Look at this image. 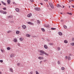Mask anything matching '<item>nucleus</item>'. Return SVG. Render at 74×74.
I'll return each instance as SVG.
<instances>
[{
    "label": "nucleus",
    "instance_id": "ea45409f",
    "mask_svg": "<svg viewBox=\"0 0 74 74\" xmlns=\"http://www.w3.org/2000/svg\"><path fill=\"white\" fill-rule=\"evenodd\" d=\"M11 31H8V33H9L11 32Z\"/></svg>",
    "mask_w": 74,
    "mask_h": 74
},
{
    "label": "nucleus",
    "instance_id": "4d7b16f0",
    "mask_svg": "<svg viewBox=\"0 0 74 74\" xmlns=\"http://www.w3.org/2000/svg\"><path fill=\"white\" fill-rule=\"evenodd\" d=\"M12 23H14V22L12 21H11Z\"/></svg>",
    "mask_w": 74,
    "mask_h": 74
},
{
    "label": "nucleus",
    "instance_id": "6e6d98bb",
    "mask_svg": "<svg viewBox=\"0 0 74 74\" xmlns=\"http://www.w3.org/2000/svg\"><path fill=\"white\" fill-rule=\"evenodd\" d=\"M15 2H13L14 4H15Z\"/></svg>",
    "mask_w": 74,
    "mask_h": 74
},
{
    "label": "nucleus",
    "instance_id": "c756f323",
    "mask_svg": "<svg viewBox=\"0 0 74 74\" xmlns=\"http://www.w3.org/2000/svg\"><path fill=\"white\" fill-rule=\"evenodd\" d=\"M64 43H67L68 42L67 40H64Z\"/></svg>",
    "mask_w": 74,
    "mask_h": 74
},
{
    "label": "nucleus",
    "instance_id": "4468645a",
    "mask_svg": "<svg viewBox=\"0 0 74 74\" xmlns=\"http://www.w3.org/2000/svg\"><path fill=\"white\" fill-rule=\"evenodd\" d=\"M1 2L2 4H3V5H6V4H5V3L3 1H1Z\"/></svg>",
    "mask_w": 74,
    "mask_h": 74
},
{
    "label": "nucleus",
    "instance_id": "473e14b6",
    "mask_svg": "<svg viewBox=\"0 0 74 74\" xmlns=\"http://www.w3.org/2000/svg\"><path fill=\"white\" fill-rule=\"evenodd\" d=\"M0 12L2 14H3V11L2 10H0Z\"/></svg>",
    "mask_w": 74,
    "mask_h": 74
},
{
    "label": "nucleus",
    "instance_id": "2eb2a0df",
    "mask_svg": "<svg viewBox=\"0 0 74 74\" xmlns=\"http://www.w3.org/2000/svg\"><path fill=\"white\" fill-rule=\"evenodd\" d=\"M58 34L60 36H62V33L60 32H58Z\"/></svg>",
    "mask_w": 74,
    "mask_h": 74
},
{
    "label": "nucleus",
    "instance_id": "5701e85b",
    "mask_svg": "<svg viewBox=\"0 0 74 74\" xmlns=\"http://www.w3.org/2000/svg\"><path fill=\"white\" fill-rule=\"evenodd\" d=\"M71 45L72 46H74V43H71Z\"/></svg>",
    "mask_w": 74,
    "mask_h": 74
},
{
    "label": "nucleus",
    "instance_id": "ddd939ff",
    "mask_svg": "<svg viewBox=\"0 0 74 74\" xmlns=\"http://www.w3.org/2000/svg\"><path fill=\"white\" fill-rule=\"evenodd\" d=\"M10 71H11V72H12V73H13V69H12L10 68Z\"/></svg>",
    "mask_w": 74,
    "mask_h": 74
},
{
    "label": "nucleus",
    "instance_id": "a211bd4d",
    "mask_svg": "<svg viewBox=\"0 0 74 74\" xmlns=\"http://www.w3.org/2000/svg\"><path fill=\"white\" fill-rule=\"evenodd\" d=\"M15 10L17 11V12H19V9L16 8L15 9Z\"/></svg>",
    "mask_w": 74,
    "mask_h": 74
},
{
    "label": "nucleus",
    "instance_id": "6e6552de",
    "mask_svg": "<svg viewBox=\"0 0 74 74\" xmlns=\"http://www.w3.org/2000/svg\"><path fill=\"white\" fill-rule=\"evenodd\" d=\"M8 4H10V3H11V0H8L7 1Z\"/></svg>",
    "mask_w": 74,
    "mask_h": 74
},
{
    "label": "nucleus",
    "instance_id": "2f4dec72",
    "mask_svg": "<svg viewBox=\"0 0 74 74\" xmlns=\"http://www.w3.org/2000/svg\"><path fill=\"white\" fill-rule=\"evenodd\" d=\"M64 27L65 29H66V28H67V26H66V25H64Z\"/></svg>",
    "mask_w": 74,
    "mask_h": 74
},
{
    "label": "nucleus",
    "instance_id": "a18cd8bd",
    "mask_svg": "<svg viewBox=\"0 0 74 74\" xmlns=\"http://www.w3.org/2000/svg\"><path fill=\"white\" fill-rule=\"evenodd\" d=\"M46 61H47V60H44V62H46Z\"/></svg>",
    "mask_w": 74,
    "mask_h": 74
},
{
    "label": "nucleus",
    "instance_id": "603ef678",
    "mask_svg": "<svg viewBox=\"0 0 74 74\" xmlns=\"http://www.w3.org/2000/svg\"><path fill=\"white\" fill-rule=\"evenodd\" d=\"M61 22H63V20H61Z\"/></svg>",
    "mask_w": 74,
    "mask_h": 74
},
{
    "label": "nucleus",
    "instance_id": "7c9ffc66",
    "mask_svg": "<svg viewBox=\"0 0 74 74\" xmlns=\"http://www.w3.org/2000/svg\"><path fill=\"white\" fill-rule=\"evenodd\" d=\"M36 74H39V73H38V72L37 71H36Z\"/></svg>",
    "mask_w": 74,
    "mask_h": 74
},
{
    "label": "nucleus",
    "instance_id": "bb28decb",
    "mask_svg": "<svg viewBox=\"0 0 74 74\" xmlns=\"http://www.w3.org/2000/svg\"><path fill=\"white\" fill-rule=\"evenodd\" d=\"M7 50H10V49H11V48H10V47H8L7 48Z\"/></svg>",
    "mask_w": 74,
    "mask_h": 74
},
{
    "label": "nucleus",
    "instance_id": "1a4fd4ad",
    "mask_svg": "<svg viewBox=\"0 0 74 74\" xmlns=\"http://www.w3.org/2000/svg\"><path fill=\"white\" fill-rule=\"evenodd\" d=\"M57 7H58V8H59L60 7H62V6H61L59 4H58L57 5Z\"/></svg>",
    "mask_w": 74,
    "mask_h": 74
},
{
    "label": "nucleus",
    "instance_id": "dca6fc26",
    "mask_svg": "<svg viewBox=\"0 0 74 74\" xmlns=\"http://www.w3.org/2000/svg\"><path fill=\"white\" fill-rule=\"evenodd\" d=\"M44 47L46 49H47L48 48V47L46 45H44Z\"/></svg>",
    "mask_w": 74,
    "mask_h": 74
},
{
    "label": "nucleus",
    "instance_id": "6ab92c4d",
    "mask_svg": "<svg viewBox=\"0 0 74 74\" xmlns=\"http://www.w3.org/2000/svg\"><path fill=\"white\" fill-rule=\"evenodd\" d=\"M2 14H7V12L5 11H3Z\"/></svg>",
    "mask_w": 74,
    "mask_h": 74
},
{
    "label": "nucleus",
    "instance_id": "de8ad7c7",
    "mask_svg": "<svg viewBox=\"0 0 74 74\" xmlns=\"http://www.w3.org/2000/svg\"><path fill=\"white\" fill-rule=\"evenodd\" d=\"M44 1H45L47 2L48 1V0H44Z\"/></svg>",
    "mask_w": 74,
    "mask_h": 74
},
{
    "label": "nucleus",
    "instance_id": "f257e3e1",
    "mask_svg": "<svg viewBox=\"0 0 74 74\" xmlns=\"http://www.w3.org/2000/svg\"><path fill=\"white\" fill-rule=\"evenodd\" d=\"M40 52L41 53H43V54H45L46 56H48V54H47L46 53H45L43 51L41 50L40 51Z\"/></svg>",
    "mask_w": 74,
    "mask_h": 74
},
{
    "label": "nucleus",
    "instance_id": "393cba45",
    "mask_svg": "<svg viewBox=\"0 0 74 74\" xmlns=\"http://www.w3.org/2000/svg\"><path fill=\"white\" fill-rule=\"evenodd\" d=\"M67 14H69V15H72V13H71L67 12Z\"/></svg>",
    "mask_w": 74,
    "mask_h": 74
},
{
    "label": "nucleus",
    "instance_id": "13d9d810",
    "mask_svg": "<svg viewBox=\"0 0 74 74\" xmlns=\"http://www.w3.org/2000/svg\"><path fill=\"white\" fill-rule=\"evenodd\" d=\"M40 55H42V54H41V53H40Z\"/></svg>",
    "mask_w": 74,
    "mask_h": 74
},
{
    "label": "nucleus",
    "instance_id": "412c9836",
    "mask_svg": "<svg viewBox=\"0 0 74 74\" xmlns=\"http://www.w3.org/2000/svg\"><path fill=\"white\" fill-rule=\"evenodd\" d=\"M16 33L17 34H18L19 33V31H17L16 32Z\"/></svg>",
    "mask_w": 74,
    "mask_h": 74
},
{
    "label": "nucleus",
    "instance_id": "052dcab7",
    "mask_svg": "<svg viewBox=\"0 0 74 74\" xmlns=\"http://www.w3.org/2000/svg\"><path fill=\"white\" fill-rule=\"evenodd\" d=\"M69 8H70V6H69Z\"/></svg>",
    "mask_w": 74,
    "mask_h": 74
},
{
    "label": "nucleus",
    "instance_id": "e433bc0d",
    "mask_svg": "<svg viewBox=\"0 0 74 74\" xmlns=\"http://www.w3.org/2000/svg\"><path fill=\"white\" fill-rule=\"evenodd\" d=\"M19 39L20 41H22V40H23V39H22L21 38H20Z\"/></svg>",
    "mask_w": 74,
    "mask_h": 74
},
{
    "label": "nucleus",
    "instance_id": "5fc2aeb1",
    "mask_svg": "<svg viewBox=\"0 0 74 74\" xmlns=\"http://www.w3.org/2000/svg\"><path fill=\"white\" fill-rule=\"evenodd\" d=\"M62 8H64V6H63Z\"/></svg>",
    "mask_w": 74,
    "mask_h": 74
},
{
    "label": "nucleus",
    "instance_id": "7ed1b4c3",
    "mask_svg": "<svg viewBox=\"0 0 74 74\" xmlns=\"http://www.w3.org/2000/svg\"><path fill=\"white\" fill-rule=\"evenodd\" d=\"M34 10L36 11H40V8H34Z\"/></svg>",
    "mask_w": 74,
    "mask_h": 74
},
{
    "label": "nucleus",
    "instance_id": "864d4df0",
    "mask_svg": "<svg viewBox=\"0 0 74 74\" xmlns=\"http://www.w3.org/2000/svg\"><path fill=\"white\" fill-rule=\"evenodd\" d=\"M71 1H74V0H70Z\"/></svg>",
    "mask_w": 74,
    "mask_h": 74
},
{
    "label": "nucleus",
    "instance_id": "4be33fe9",
    "mask_svg": "<svg viewBox=\"0 0 74 74\" xmlns=\"http://www.w3.org/2000/svg\"><path fill=\"white\" fill-rule=\"evenodd\" d=\"M45 27H49V25L48 24L47 25H46Z\"/></svg>",
    "mask_w": 74,
    "mask_h": 74
},
{
    "label": "nucleus",
    "instance_id": "c85d7f7f",
    "mask_svg": "<svg viewBox=\"0 0 74 74\" xmlns=\"http://www.w3.org/2000/svg\"><path fill=\"white\" fill-rule=\"evenodd\" d=\"M1 51L3 53L4 51H5V50H1Z\"/></svg>",
    "mask_w": 74,
    "mask_h": 74
},
{
    "label": "nucleus",
    "instance_id": "09e8293b",
    "mask_svg": "<svg viewBox=\"0 0 74 74\" xmlns=\"http://www.w3.org/2000/svg\"><path fill=\"white\" fill-rule=\"evenodd\" d=\"M40 64H41V63H42V61H40Z\"/></svg>",
    "mask_w": 74,
    "mask_h": 74
},
{
    "label": "nucleus",
    "instance_id": "f3484780",
    "mask_svg": "<svg viewBox=\"0 0 74 74\" xmlns=\"http://www.w3.org/2000/svg\"><path fill=\"white\" fill-rule=\"evenodd\" d=\"M26 36H27V37H30V35L29 34H26Z\"/></svg>",
    "mask_w": 74,
    "mask_h": 74
},
{
    "label": "nucleus",
    "instance_id": "f03ea898",
    "mask_svg": "<svg viewBox=\"0 0 74 74\" xmlns=\"http://www.w3.org/2000/svg\"><path fill=\"white\" fill-rule=\"evenodd\" d=\"M49 5L51 8H54V7H53V6L51 3H49Z\"/></svg>",
    "mask_w": 74,
    "mask_h": 74
},
{
    "label": "nucleus",
    "instance_id": "f704fd0d",
    "mask_svg": "<svg viewBox=\"0 0 74 74\" xmlns=\"http://www.w3.org/2000/svg\"><path fill=\"white\" fill-rule=\"evenodd\" d=\"M64 68L63 67H62L61 68V70H64Z\"/></svg>",
    "mask_w": 74,
    "mask_h": 74
},
{
    "label": "nucleus",
    "instance_id": "a19ab883",
    "mask_svg": "<svg viewBox=\"0 0 74 74\" xmlns=\"http://www.w3.org/2000/svg\"><path fill=\"white\" fill-rule=\"evenodd\" d=\"M58 64H60V62H59V61H58Z\"/></svg>",
    "mask_w": 74,
    "mask_h": 74
},
{
    "label": "nucleus",
    "instance_id": "39448f33",
    "mask_svg": "<svg viewBox=\"0 0 74 74\" xmlns=\"http://www.w3.org/2000/svg\"><path fill=\"white\" fill-rule=\"evenodd\" d=\"M13 17V16L12 15H10L7 17V18H11Z\"/></svg>",
    "mask_w": 74,
    "mask_h": 74
},
{
    "label": "nucleus",
    "instance_id": "0eeeda50",
    "mask_svg": "<svg viewBox=\"0 0 74 74\" xmlns=\"http://www.w3.org/2000/svg\"><path fill=\"white\" fill-rule=\"evenodd\" d=\"M13 41H14L15 42H17V39L16 38H15L13 40Z\"/></svg>",
    "mask_w": 74,
    "mask_h": 74
},
{
    "label": "nucleus",
    "instance_id": "680f3d73",
    "mask_svg": "<svg viewBox=\"0 0 74 74\" xmlns=\"http://www.w3.org/2000/svg\"><path fill=\"white\" fill-rule=\"evenodd\" d=\"M0 74H1V72H0Z\"/></svg>",
    "mask_w": 74,
    "mask_h": 74
},
{
    "label": "nucleus",
    "instance_id": "9b49d317",
    "mask_svg": "<svg viewBox=\"0 0 74 74\" xmlns=\"http://www.w3.org/2000/svg\"><path fill=\"white\" fill-rule=\"evenodd\" d=\"M15 55L14 54H12L10 55V58H14V57Z\"/></svg>",
    "mask_w": 74,
    "mask_h": 74
},
{
    "label": "nucleus",
    "instance_id": "3c124183",
    "mask_svg": "<svg viewBox=\"0 0 74 74\" xmlns=\"http://www.w3.org/2000/svg\"><path fill=\"white\" fill-rule=\"evenodd\" d=\"M72 7L73 8H74V5H72Z\"/></svg>",
    "mask_w": 74,
    "mask_h": 74
},
{
    "label": "nucleus",
    "instance_id": "423d86ee",
    "mask_svg": "<svg viewBox=\"0 0 74 74\" xmlns=\"http://www.w3.org/2000/svg\"><path fill=\"white\" fill-rule=\"evenodd\" d=\"M32 16V14L30 13L27 15V16L28 17H29V18H30V16Z\"/></svg>",
    "mask_w": 74,
    "mask_h": 74
},
{
    "label": "nucleus",
    "instance_id": "58836bf2",
    "mask_svg": "<svg viewBox=\"0 0 74 74\" xmlns=\"http://www.w3.org/2000/svg\"><path fill=\"white\" fill-rule=\"evenodd\" d=\"M17 65L18 66H19V65H20V63H18L17 64Z\"/></svg>",
    "mask_w": 74,
    "mask_h": 74
},
{
    "label": "nucleus",
    "instance_id": "f8f14e48",
    "mask_svg": "<svg viewBox=\"0 0 74 74\" xmlns=\"http://www.w3.org/2000/svg\"><path fill=\"white\" fill-rule=\"evenodd\" d=\"M22 27L23 29H26V26L25 25H23L22 26Z\"/></svg>",
    "mask_w": 74,
    "mask_h": 74
},
{
    "label": "nucleus",
    "instance_id": "cd10ccee",
    "mask_svg": "<svg viewBox=\"0 0 74 74\" xmlns=\"http://www.w3.org/2000/svg\"><path fill=\"white\" fill-rule=\"evenodd\" d=\"M57 51H60V47H58L57 49Z\"/></svg>",
    "mask_w": 74,
    "mask_h": 74
},
{
    "label": "nucleus",
    "instance_id": "bf43d9fd",
    "mask_svg": "<svg viewBox=\"0 0 74 74\" xmlns=\"http://www.w3.org/2000/svg\"><path fill=\"white\" fill-rule=\"evenodd\" d=\"M60 14H62V13H60Z\"/></svg>",
    "mask_w": 74,
    "mask_h": 74
},
{
    "label": "nucleus",
    "instance_id": "79ce46f5",
    "mask_svg": "<svg viewBox=\"0 0 74 74\" xmlns=\"http://www.w3.org/2000/svg\"><path fill=\"white\" fill-rule=\"evenodd\" d=\"M37 23H40V21L38 20L37 21Z\"/></svg>",
    "mask_w": 74,
    "mask_h": 74
},
{
    "label": "nucleus",
    "instance_id": "4c0bfd02",
    "mask_svg": "<svg viewBox=\"0 0 74 74\" xmlns=\"http://www.w3.org/2000/svg\"><path fill=\"white\" fill-rule=\"evenodd\" d=\"M49 45H53V43H49Z\"/></svg>",
    "mask_w": 74,
    "mask_h": 74
},
{
    "label": "nucleus",
    "instance_id": "0e129e2a",
    "mask_svg": "<svg viewBox=\"0 0 74 74\" xmlns=\"http://www.w3.org/2000/svg\"><path fill=\"white\" fill-rule=\"evenodd\" d=\"M60 54H62V53H60Z\"/></svg>",
    "mask_w": 74,
    "mask_h": 74
},
{
    "label": "nucleus",
    "instance_id": "9d476101",
    "mask_svg": "<svg viewBox=\"0 0 74 74\" xmlns=\"http://www.w3.org/2000/svg\"><path fill=\"white\" fill-rule=\"evenodd\" d=\"M38 59L40 60H41V59H44V58H43V57H39Z\"/></svg>",
    "mask_w": 74,
    "mask_h": 74
},
{
    "label": "nucleus",
    "instance_id": "37998d69",
    "mask_svg": "<svg viewBox=\"0 0 74 74\" xmlns=\"http://www.w3.org/2000/svg\"><path fill=\"white\" fill-rule=\"evenodd\" d=\"M30 1H31V2H33L34 1H33V0H30Z\"/></svg>",
    "mask_w": 74,
    "mask_h": 74
},
{
    "label": "nucleus",
    "instance_id": "b1692460",
    "mask_svg": "<svg viewBox=\"0 0 74 74\" xmlns=\"http://www.w3.org/2000/svg\"><path fill=\"white\" fill-rule=\"evenodd\" d=\"M68 60H71V58L70 56H68Z\"/></svg>",
    "mask_w": 74,
    "mask_h": 74
},
{
    "label": "nucleus",
    "instance_id": "72a5a7b5",
    "mask_svg": "<svg viewBox=\"0 0 74 74\" xmlns=\"http://www.w3.org/2000/svg\"><path fill=\"white\" fill-rule=\"evenodd\" d=\"M65 59L67 60V59H68V57L67 56H66L65 57Z\"/></svg>",
    "mask_w": 74,
    "mask_h": 74
},
{
    "label": "nucleus",
    "instance_id": "aec40b11",
    "mask_svg": "<svg viewBox=\"0 0 74 74\" xmlns=\"http://www.w3.org/2000/svg\"><path fill=\"white\" fill-rule=\"evenodd\" d=\"M51 30H56V28H51Z\"/></svg>",
    "mask_w": 74,
    "mask_h": 74
},
{
    "label": "nucleus",
    "instance_id": "49530a36",
    "mask_svg": "<svg viewBox=\"0 0 74 74\" xmlns=\"http://www.w3.org/2000/svg\"><path fill=\"white\" fill-rule=\"evenodd\" d=\"M33 74V72H30V74Z\"/></svg>",
    "mask_w": 74,
    "mask_h": 74
},
{
    "label": "nucleus",
    "instance_id": "20e7f679",
    "mask_svg": "<svg viewBox=\"0 0 74 74\" xmlns=\"http://www.w3.org/2000/svg\"><path fill=\"white\" fill-rule=\"evenodd\" d=\"M27 23L29 25H34V24H33V23L30 22H27Z\"/></svg>",
    "mask_w": 74,
    "mask_h": 74
},
{
    "label": "nucleus",
    "instance_id": "e2e57ef3",
    "mask_svg": "<svg viewBox=\"0 0 74 74\" xmlns=\"http://www.w3.org/2000/svg\"><path fill=\"white\" fill-rule=\"evenodd\" d=\"M1 5V4L0 3V6Z\"/></svg>",
    "mask_w": 74,
    "mask_h": 74
},
{
    "label": "nucleus",
    "instance_id": "a878e982",
    "mask_svg": "<svg viewBox=\"0 0 74 74\" xmlns=\"http://www.w3.org/2000/svg\"><path fill=\"white\" fill-rule=\"evenodd\" d=\"M41 30L42 32H45V29L44 28H42Z\"/></svg>",
    "mask_w": 74,
    "mask_h": 74
},
{
    "label": "nucleus",
    "instance_id": "c03bdc74",
    "mask_svg": "<svg viewBox=\"0 0 74 74\" xmlns=\"http://www.w3.org/2000/svg\"><path fill=\"white\" fill-rule=\"evenodd\" d=\"M3 10H6V8H3Z\"/></svg>",
    "mask_w": 74,
    "mask_h": 74
},
{
    "label": "nucleus",
    "instance_id": "c9c22d12",
    "mask_svg": "<svg viewBox=\"0 0 74 74\" xmlns=\"http://www.w3.org/2000/svg\"><path fill=\"white\" fill-rule=\"evenodd\" d=\"M3 60H0V62L1 63H3Z\"/></svg>",
    "mask_w": 74,
    "mask_h": 74
},
{
    "label": "nucleus",
    "instance_id": "8fccbe9b",
    "mask_svg": "<svg viewBox=\"0 0 74 74\" xmlns=\"http://www.w3.org/2000/svg\"><path fill=\"white\" fill-rule=\"evenodd\" d=\"M40 4H41V5H42L43 4L42 3H40Z\"/></svg>",
    "mask_w": 74,
    "mask_h": 74
}]
</instances>
